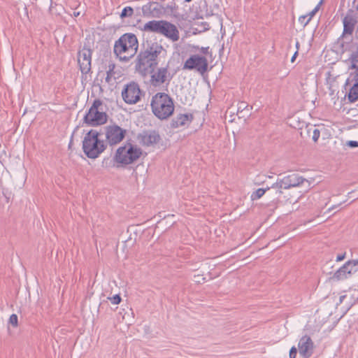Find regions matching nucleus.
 I'll return each mask as SVG.
<instances>
[{
	"instance_id": "nucleus-1",
	"label": "nucleus",
	"mask_w": 358,
	"mask_h": 358,
	"mask_svg": "<svg viewBox=\"0 0 358 358\" xmlns=\"http://www.w3.org/2000/svg\"><path fill=\"white\" fill-rule=\"evenodd\" d=\"M166 54V49L157 41H146L142 44L135 60V70L143 77L150 75V83L159 87L164 83L169 85L173 76L169 72L168 65L155 71L160 58Z\"/></svg>"
},
{
	"instance_id": "nucleus-2",
	"label": "nucleus",
	"mask_w": 358,
	"mask_h": 358,
	"mask_svg": "<svg viewBox=\"0 0 358 358\" xmlns=\"http://www.w3.org/2000/svg\"><path fill=\"white\" fill-rule=\"evenodd\" d=\"M138 49L136 36L132 33H126L115 42L113 52L120 61L128 62L137 53Z\"/></svg>"
},
{
	"instance_id": "nucleus-3",
	"label": "nucleus",
	"mask_w": 358,
	"mask_h": 358,
	"mask_svg": "<svg viewBox=\"0 0 358 358\" xmlns=\"http://www.w3.org/2000/svg\"><path fill=\"white\" fill-rule=\"evenodd\" d=\"M152 112L159 120H167L174 112L173 99L165 92H157L152 96L150 103Z\"/></svg>"
},
{
	"instance_id": "nucleus-4",
	"label": "nucleus",
	"mask_w": 358,
	"mask_h": 358,
	"mask_svg": "<svg viewBox=\"0 0 358 358\" xmlns=\"http://www.w3.org/2000/svg\"><path fill=\"white\" fill-rule=\"evenodd\" d=\"M101 133L96 129L90 130L83 141V150L90 159L97 158L107 147L103 141L99 139Z\"/></svg>"
},
{
	"instance_id": "nucleus-5",
	"label": "nucleus",
	"mask_w": 358,
	"mask_h": 358,
	"mask_svg": "<svg viewBox=\"0 0 358 358\" xmlns=\"http://www.w3.org/2000/svg\"><path fill=\"white\" fill-rule=\"evenodd\" d=\"M142 150L127 141L123 146L119 147L113 157V161L121 166L131 164L138 159Z\"/></svg>"
},
{
	"instance_id": "nucleus-6",
	"label": "nucleus",
	"mask_w": 358,
	"mask_h": 358,
	"mask_svg": "<svg viewBox=\"0 0 358 358\" xmlns=\"http://www.w3.org/2000/svg\"><path fill=\"white\" fill-rule=\"evenodd\" d=\"M102 104V101L99 99L94 101L88 112L84 116L83 120L86 124L96 127L102 125L107 122V114L103 111H100L99 109Z\"/></svg>"
},
{
	"instance_id": "nucleus-7",
	"label": "nucleus",
	"mask_w": 358,
	"mask_h": 358,
	"mask_svg": "<svg viewBox=\"0 0 358 358\" xmlns=\"http://www.w3.org/2000/svg\"><path fill=\"white\" fill-rule=\"evenodd\" d=\"M106 144L113 146L122 142L127 135V129L113 123L103 127Z\"/></svg>"
},
{
	"instance_id": "nucleus-8",
	"label": "nucleus",
	"mask_w": 358,
	"mask_h": 358,
	"mask_svg": "<svg viewBox=\"0 0 358 358\" xmlns=\"http://www.w3.org/2000/svg\"><path fill=\"white\" fill-rule=\"evenodd\" d=\"M183 70H196L201 75L208 71V62L205 56L199 55H191L184 63Z\"/></svg>"
},
{
	"instance_id": "nucleus-9",
	"label": "nucleus",
	"mask_w": 358,
	"mask_h": 358,
	"mask_svg": "<svg viewBox=\"0 0 358 358\" xmlns=\"http://www.w3.org/2000/svg\"><path fill=\"white\" fill-rule=\"evenodd\" d=\"M136 138L143 147H155L162 141L159 131L155 129L143 130L137 134Z\"/></svg>"
},
{
	"instance_id": "nucleus-10",
	"label": "nucleus",
	"mask_w": 358,
	"mask_h": 358,
	"mask_svg": "<svg viewBox=\"0 0 358 358\" xmlns=\"http://www.w3.org/2000/svg\"><path fill=\"white\" fill-rule=\"evenodd\" d=\"M141 94L138 84L134 82L126 85L122 91V99L128 104H134L139 101Z\"/></svg>"
},
{
	"instance_id": "nucleus-11",
	"label": "nucleus",
	"mask_w": 358,
	"mask_h": 358,
	"mask_svg": "<svg viewBox=\"0 0 358 358\" xmlns=\"http://www.w3.org/2000/svg\"><path fill=\"white\" fill-rule=\"evenodd\" d=\"M92 55V50L85 46L78 52V62L83 74L86 75L91 71Z\"/></svg>"
},
{
	"instance_id": "nucleus-12",
	"label": "nucleus",
	"mask_w": 358,
	"mask_h": 358,
	"mask_svg": "<svg viewBox=\"0 0 358 358\" xmlns=\"http://www.w3.org/2000/svg\"><path fill=\"white\" fill-rule=\"evenodd\" d=\"M143 15L149 18H159L164 15V5L157 1H149L142 6Z\"/></svg>"
},
{
	"instance_id": "nucleus-13",
	"label": "nucleus",
	"mask_w": 358,
	"mask_h": 358,
	"mask_svg": "<svg viewBox=\"0 0 358 358\" xmlns=\"http://www.w3.org/2000/svg\"><path fill=\"white\" fill-rule=\"evenodd\" d=\"M358 21V17L357 13L352 9H350L348 10L346 15L343 19V36L346 35H352L355 25L357 24Z\"/></svg>"
},
{
	"instance_id": "nucleus-14",
	"label": "nucleus",
	"mask_w": 358,
	"mask_h": 358,
	"mask_svg": "<svg viewBox=\"0 0 358 358\" xmlns=\"http://www.w3.org/2000/svg\"><path fill=\"white\" fill-rule=\"evenodd\" d=\"M298 348L303 358H310L313 353L314 344L310 337L305 335L300 339Z\"/></svg>"
},
{
	"instance_id": "nucleus-15",
	"label": "nucleus",
	"mask_w": 358,
	"mask_h": 358,
	"mask_svg": "<svg viewBox=\"0 0 358 358\" xmlns=\"http://www.w3.org/2000/svg\"><path fill=\"white\" fill-rule=\"evenodd\" d=\"M159 34L164 35L173 41H177L179 39V31L176 26L166 20L162 22Z\"/></svg>"
},
{
	"instance_id": "nucleus-16",
	"label": "nucleus",
	"mask_w": 358,
	"mask_h": 358,
	"mask_svg": "<svg viewBox=\"0 0 358 358\" xmlns=\"http://www.w3.org/2000/svg\"><path fill=\"white\" fill-rule=\"evenodd\" d=\"M305 182L308 183V186L310 185V183L306 179L296 173H292L282 178V183L285 186V189L303 185Z\"/></svg>"
},
{
	"instance_id": "nucleus-17",
	"label": "nucleus",
	"mask_w": 358,
	"mask_h": 358,
	"mask_svg": "<svg viewBox=\"0 0 358 358\" xmlns=\"http://www.w3.org/2000/svg\"><path fill=\"white\" fill-rule=\"evenodd\" d=\"M357 271V269H353L350 266V262H345L338 270H337L334 275L333 278L337 280H342L350 276L352 273Z\"/></svg>"
},
{
	"instance_id": "nucleus-18",
	"label": "nucleus",
	"mask_w": 358,
	"mask_h": 358,
	"mask_svg": "<svg viewBox=\"0 0 358 358\" xmlns=\"http://www.w3.org/2000/svg\"><path fill=\"white\" fill-rule=\"evenodd\" d=\"M193 120V115L191 113L179 114L172 119L171 122V128L176 129L179 127L185 126L187 122H191Z\"/></svg>"
},
{
	"instance_id": "nucleus-19",
	"label": "nucleus",
	"mask_w": 358,
	"mask_h": 358,
	"mask_svg": "<svg viewBox=\"0 0 358 358\" xmlns=\"http://www.w3.org/2000/svg\"><path fill=\"white\" fill-rule=\"evenodd\" d=\"M162 21L163 20L149 21L144 24L142 30L145 31L159 34Z\"/></svg>"
},
{
	"instance_id": "nucleus-20",
	"label": "nucleus",
	"mask_w": 358,
	"mask_h": 358,
	"mask_svg": "<svg viewBox=\"0 0 358 358\" xmlns=\"http://www.w3.org/2000/svg\"><path fill=\"white\" fill-rule=\"evenodd\" d=\"M164 5V15H170L177 17L178 15V6L175 2V0H172L167 4L162 3Z\"/></svg>"
},
{
	"instance_id": "nucleus-21",
	"label": "nucleus",
	"mask_w": 358,
	"mask_h": 358,
	"mask_svg": "<svg viewBox=\"0 0 358 358\" xmlns=\"http://www.w3.org/2000/svg\"><path fill=\"white\" fill-rule=\"evenodd\" d=\"M346 38L345 36H343V34L337 40V45L339 47L341 52H345L351 50L352 39L349 41H345Z\"/></svg>"
},
{
	"instance_id": "nucleus-22",
	"label": "nucleus",
	"mask_w": 358,
	"mask_h": 358,
	"mask_svg": "<svg viewBox=\"0 0 358 358\" xmlns=\"http://www.w3.org/2000/svg\"><path fill=\"white\" fill-rule=\"evenodd\" d=\"M352 86L350 87L348 94L349 102L354 103L358 100V81H352Z\"/></svg>"
},
{
	"instance_id": "nucleus-23",
	"label": "nucleus",
	"mask_w": 358,
	"mask_h": 358,
	"mask_svg": "<svg viewBox=\"0 0 358 358\" xmlns=\"http://www.w3.org/2000/svg\"><path fill=\"white\" fill-rule=\"evenodd\" d=\"M270 188L267 187L266 189L263 188H259L256 191L253 192L251 194V199L252 201L257 200L260 199L267 190H268Z\"/></svg>"
},
{
	"instance_id": "nucleus-24",
	"label": "nucleus",
	"mask_w": 358,
	"mask_h": 358,
	"mask_svg": "<svg viewBox=\"0 0 358 358\" xmlns=\"http://www.w3.org/2000/svg\"><path fill=\"white\" fill-rule=\"evenodd\" d=\"M115 65L114 63H110L108 66V71L106 72V77L105 78L106 82L108 83H110L112 76L115 74Z\"/></svg>"
},
{
	"instance_id": "nucleus-25",
	"label": "nucleus",
	"mask_w": 358,
	"mask_h": 358,
	"mask_svg": "<svg viewBox=\"0 0 358 358\" xmlns=\"http://www.w3.org/2000/svg\"><path fill=\"white\" fill-rule=\"evenodd\" d=\"M270 188L276 189L277 193H278L279 194H282V189H285V186L282 183V178H278L276 182L273 183Z\"/></svg>"
},
{
	"instance_id": "nucleus-26",
	"label": "nucleus",
	"mask_w": 358,
	"mask_h": 358,
	"mask_svg": "<svg viewBox=\"0 0 358 358\" xmlns=\"http://www.w3.org/2000/svg\"><path fill=\"white\" fill-rule=\"evenodd\" d=\"M134 14V9L130 6H127L123 8L122 13L120 14L121 18H125L127 17H131Z\"/></svg>"
},
{
	"instance_id": "nucleus-27",
	"label": "nucleus",
	"mask_w": 358,
	"mask_h": 358,
	"mask_svg": "<svg viewBox=\"0 0 358 358\" xmlns=\"http://www.w3.org/2000/svg\"><path fill=\"white\" fill-rule=\"evenodd\" d=\"M324 0H320V1L318 3V4L315 6V8L310 11L309 13H308L306 15H308V20L310 21L312 17L316 14V13L320 10V6L323 3Z\"/></svg>"
},
{
	"instance_id": "nucleus-28",
	"label": "nucleus",
	"mask_w": 358,
	"mask_h": 358,
	"mask_svg": "<svg viewBox=\"0 0 358 358\" xmlns=\"http://www.w3.org/2000/svg\"><path fill=\"white\" fill-rule=\"evenodd\" d=\"M350 59L352 62V67H358V50L355 52H353Z\"/></svg>"
},
{
	"instance_id": "nucleus-29",
	"label": "nucleus",
	"mask_w": 358,
	"mask_h": 358,
	"mask_svg": "<svg viewBox=\"0 0 358 358\" xmlns=\"http://www.w3.org/2000/svg\"><path fill=\"white\" fill-rule=\"evenodd\" d=\"M108 300L110 301L113 304L117 305L121 302L122 299L120 294H115L113 296L108 297Z\"/></svg>"
},
{
	"instance_id": "nucleus-30",
	"label": "nucleus",
	"mask_w": 358,
	"mask_h": 358,
	"mask_svg": "<svg viewBox=\"0 0 358 358\" xmlns=\"http://www.w3.org/2000/svg\"><path fill=\"white\" fill-rule=\"evenodd\" d=\"M9 324L13 327H16L18 324V317L16 314H12L9 318Z\"/></svg>"
},
{
	"instance_id": "nucleus-31",
	"label": "nucleus",
	"mask_w": 358,
	"mask_h": 358,
	"mask_svg": "<svg viewBox=\"0 0 358 358\" xmlns=\"http://www.w3.org/2000/svg\"><path fill=\"white\" fill-rule=\"evenodd\" d=\"M299 22L303 24V27H305L309 23L310 21L308 20V15H305L299 17Z\"/></svg>"
},
{
	"instance_id": "nucleus-32",
	"label": "nucleus",
	"mask_w": 358,
	"mask_h": 358,
	"mask_svg": "<svg viewBox=\"0 0 358 358\" xmlns=\"http://www.w3.org/2000/svg\"><path fill=\"white\" fill-rule=\"evenodd\" d=\"M196 48L199 50V52L201 53H202L203 55H211V52L209 50V49H210L209 47H201L200 48L199 47H196Z\"/></svg>"
},
{
	"instance_id": "nucleus-33",
	"label": "nucleus",
	"mask_w": 358,
	"mask_h": 358,
	"mask_svg": "<svg viewBox=\"0 0 358 358\" xmlns=\"http://www.w3.org/2000/svg\"><path fill=\"white\" fill-rule=\"evenodd\" d=\"M320 130L318 129H315L313 130V136H312L313 141L317 142L320 138Z\"/></svg>"
},
{
	"instance_id": "nucleus-34",
	"label": "nucleus",
	"mask_w": 358,
	"mask_h": 358,
	"mask_svg": "<svg viewBox=\"0 0 358 358\" xmlns=\"http://www.w3.org/2000/svg\"><path fill=\"white\" fill-rule=\"evenodd\" d=\"M297 354V349L295 346L291 348L289 350V358H296Z\"/></svg>"
},
{
	"instance_id": "nucleus-35",
	"label": "nucleus",
	"mask_w": 358,
	"mask_h": 358,
	"mask_svg": "<svg viewBox=\"0 0 358 358\" xmlns=\"http://www.w3.org/2000/svg\"><path fill=\"white\" fill-rule=\"evenodd\" d=\"M355 69V71L353 73H351V81H358V67H352Z\"/></svg>"
},
{
	"instance_id": "nucleus-36",
	"label": "nucleus",
	"mask_w": 358,
	"mask_h": 358,
	"mask_svg": "<svg viewBox=\"0 0 358 358\" xmlns=\"http://www.w3.org/2000/svg\"><path fill=\"white\" fill-rule=\"evenodd\" d=\"M347 145L350 148H357L358 147V141H349L347 142Z\"/></svg>"
},
{
	"instance_id": "nucleus-37",
	"label": "nucleus",
	"mask_w": 358,
	"mask_h": 358,
	"mask_svg": "<svg viewBox=\"0 0 358 358\" xmlns=\"http://www.w3.org/2000/svg\"><path fill=\"white\" fill-rule=\"evenodd\" d=\"M348 262H350V266L353 268V266H357L358 269V259H352L349 260Z\"/></svg>"
},
{
	"instance_id": "nucleus-38",
	"label": "nucleus",
	"mask_w": 358,
	"mask_h": 358,
	"mask_svg": "<svg viewBox=\"0 0 358 358\" xmlns=\"http://www.w3.org/2000/svg\"><path fill=\"white\" fill-rule=\"evenodd\" d=\"M345 253L339 254L336 257V261L341 262V261L345 259Z\"/></svg>"
},
{
	"instance_id": "nucleus-39",
	"label": "nucleus",
	"mask_w": 358,
	"mask_h": 358,
	"mask_svg": "<svg viewBox=\"0 0 358 358\" xmlns=\"http://www.w3.org/2000/svg\"><path fill=\"white\" fill-rule=\"evenodd\" d=\"M297 55H298V50H296V51L294 52V55L292 56V59H291V62H294V60H295V59H296V57Z\"/></svg>"
},
{
	"instance_id": "nucleus-40",
	"label": "nucleus",
	"mask_w": 358,
	"mask_h": 358,
	"mask_svg": "<svg viewBox=\"0 0 358 358\" xmlns=\"http://www.w3.org/2000/svg\"><path fill=\"white\" fill-rule=\"evenodd\" d=\"M80 12L74 11L73 15L75 17H78L80 15Z\"/></svg>"
},
{
	"instance_id": "nucleus-41",
	"label": "nucleus",
	"mask_w": 358,
	"mask_h": 358,
	"mask_svg": "<svg viewBox=\"0 0 358 358\" xmlns=\"http://www.w3.org/2000/svg\"><path fill=\"white\" fill-rule=\"evenodd\" d=\"M108 160H109V159H108V158H107V159H106V158H105V159H103V166H104V164H107V162H108Z\"/></svg>"
},
{
	"instance_id": "nucleus-42",
	"label": "nucleus",
	"mask_w": 358,
	"mask_h": 358,
	"mask_svg": "<svg viewBox=\"0 0 358 358\" xmlns=\"http://www.w3.org/2000/svg\"><path fill=\"white\" fill-rule=\"evenodd\" d=\"M345 296H344V295H343V296H340V302H341V303H342V302H343V299H345Z\"/></svg>"
},
{
	"instance_id": "nucleus-43",
	"label": "nucleus",
	"mask_w": 358,
	"mask_h": 358,
	"mask_svg": "<svg viewBox=\"0 0 358 358\" xmlns=\"http://www.w3.org/2000/svg\"><path fill=\"white\" fill-rule=\"evenodd\" d=\"M296 48H297V50L299 48V43L298 41L296 43Z\"/></svg>"
},
{
	"instance_id": "nucleus-44",
	"label": "nucleus",
	"mask_w": 358,
	"mask_h": 358,
	"mask_svg": "<svg viewBox=\"0 0 358 358\" xmlns=\"http://www.w3.org/2000/svg\"><path fill=\"white\" fill-rule=\"evenodd\" d=\"M185 2H190L192 0H185Z\"/></svg>"
},
{
	"instance_id": "nucleus-45",
	"label": "nucleus",
	"mask_w": 358,
	"mask_h": 358,
	"mask_svg": "<svg viewBox=\"0 0 358 358\" xmlns=\"http://www.w3.org/2000/svg\"><path fill=\"white\" fill-rule=\"evenodd\" d=\"M334 208V206H333L332 208H329V211H330L331 209Z\"/></svg>"
},
{
	"instance_id": "nucleus-46",
	"label": "nucleus",
	"mask_w": 358,
	"mask_h": 358,
	"mask_svg": "<svg viewBox=\"0 0 358 358\" xmlns=\"http://www.w3.org/2000/svg\"><path fill=\"white\" fill-rule=\"evenodd\" d=\"M349 80H350V79L348 78V79L347 80L346 84H348V83Z\"/></svg>"
},
{
	"instance_id": "nucleus-47",
	"label": "nucleus",
	"mask_w": 358,
	"mask_h": 358,
	"mask_svg": "<svg viewBox=\"0 0 358 358\" xmlns=\"http://www.w3.org/2000/svg\"><path fill=\"white\" fill-rule=\"evenodd\" d=\"M357 106H358V103H357Z\"/></svg>"
}]
</instances>
